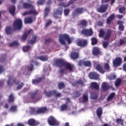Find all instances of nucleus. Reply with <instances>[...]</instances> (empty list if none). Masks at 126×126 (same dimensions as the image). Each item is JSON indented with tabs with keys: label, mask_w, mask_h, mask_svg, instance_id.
<instances>
[{
	"label": "nucleus",
	"mask_w": 126,
	"mask_h": 126,
	"mask_svg": "<svg viewBox=\"0 0 126 126\" xmlns=\"http://www.w3.org/2000/svg\"><path fill=\"white\" fill-rule=\"evenodd\" d=\"M27 37H28V35H27L26 32H24V35H23L21 37L22 41H25V40L27 39Z\"/></svg>",
	"instance_id": "13d9d810"
},
{
	"label": "nucleus",
	"mask_w": 126,
	"mask_h": 126,
	"mask_svg": "<svg viewBox=\"0 0 126 126\" xmlns=\"http://www.w3.org/2000/svg\"><path fill=\"white\" fill-rule=\"evenodd\" d=\"M70 11V10H69V9H65L64 10V15H65V16H67V15H68V14H69Z\"/></svg>",
	"instance_id": "052dcab7"
},
{
	"label": "nucleus",
	"mask_w": 126,
	"mask_h": 126,
	"mask_svg": "<svg viewBox=\"0 0 126 126\" xmlns=\"http://www.w3.org/2000/svg\"><path fill=\"white\" fill-rule=\"evenodd\" d=\"M120 13H124V11H126V7L123 6L122 7L119 8V9Z\"/></svg>",
	"instance_id": "4d7b16f0"
},
{
	"label": "nucleus",
	"mask_w": 126,
	"mask_h": 126,
	"mask_svg": "<svg viewBox=\"0 0 126 126\" xmlns=\"http://www.w3.org/2000/svg\"><path fill=\"white\" fill-rule=\"evenodd\" d=\"M94 32H93V30L92 29H83L81 31V33L84 35V36H85L86 37H89L90 36H92L93 35V33Z\"/></svg>",
	"instance_id": "9b49d317"
},
{
	"label": "nucleus",
	"mask_w": 126,
	"mask_h": 126,
	"mask_svg": "<svg viewBox=\"0 0 126 126\" xmlns=\"http://www.w3.org/2000/svg\"><path fill=\"white\" fill-rule=\"evenodd\" d=\"M104 36H105V31L103 30H99V38H103Z\"/></svg>",
	"instance_id": "37998d69"
},
{
	"label": "nucleus",
	"mask_w": 126,
	"mask_h": 126,
	"mask_svg": "<svg viewBox=\"0 0 126 126\" xmlns=\"http://www.w3.org/2000/svg\"><path fill=\"white\" fill-rule=\"evenodd\" d=\"M91 88L92 89H95V90H99V85L96 82H93L91 84Z\"/></svg>",
	"instance_id": "393cba45"
},
{
	"label": "nucleus",
	"mask_w": 126,
	"mask_h": 126,
	"mask_svg": "<svg viewBox=\"0 0 126 126\" xmlns=\"http://www.w3.org/2000/svg\"><path fill=\"white\" fill-rule=\"evenodd\" d=\"M9 12L13 16L15 12V6L13 5L9 9Z\"/></svg>",
	"instance_id": "2f4dec72"
},
{
	"label": "nucleus",
	"mask_w": 126,
	"mask_h": 126,
	"mask_svg": "<svg viewBox=\"0 0 126 126\" xmlns=\"http://www.w3.org/2000/svg\"><path fill=\"white\" fill-rule=\"evenodd\" d=\"M79 66H86V67H91L92 63L89 60L85 61L84 60H80L78 63Z\"/></svg>",
	"instance_id": "9d476101"
},
{
	"label": "nucleus",
	"mask_w": 126,
	"mask_h": 126,
	"mask_svg": "<svg viewBox=\"0 0 126 126\" xmlns=\"http://www.w3.org/2000/svg\"><path fill=\"white\" fill-rule=\"evenodd\" d=\"M67 108H68V105H67V104H63L61 106L60 110L62 111H66V110H67Z\"/></svg>",
	"instance_id": "c756f323"
},
{
	"label": "nucleus",
	"mask_w": 126,
	"mask_h": 126,
	"mask_svg": "<svg viewBox=\"0 0 126 126\" xmlns=\"http://www.w3.org/2000/svg\"><path fill=\"white\" fill-rule=\"evenodd\" d=\"M38 59L39 60H40V61H42V62H46L48 60V56L46 55L39 56L38 57Z\"/></svg>",
	"instance_id": "c9c22d12"
},
{
	"label": "nucleus",
	"mask_w": 126,
	"mask_h": 126,
	"mask_svg": "<svg viewBox=\"0 0 126 126\" xmlns=\"http://www.w3.org/2000/svg\"><path fill=\"white\" fill-rule=\"evenodd\" d=\"M23 15H24V16H25V15H34V16H36L38 15V12L36 11L35 9H32L29 11L24 12Z\"/></svg>",
	"instance_id": "4468645a"
},
{
	"label": "nucleus",
	"mask_w": 126,
	"mask_h": 126,
	"mask_svg": "<svg viewBox=\"0 0 126 126\" xmlns=\"http://www.w3.org/2000/svg\"><path fill=\"white\" fill-rule=\"evenodd\" d=\"M64 40H66L69 44L72 43V38H70L69 35L68 34H64L59 35V42H60L61 44L62 45H65V41Z\"/></svg>",
	"instance_id": "39448f33"
},
{
	"label": "nucleus",
	"mask_w": 126,
	"mask_h": 126,
	"mask_svg": "<svg viewBox=\"0 0 126 126\" xmlns=\"http://www.w3.org/2000/svg\"><path fill=\"white\" fill-rule=\"evenodd\" d=\"M22 28V21L21 19H16L14 21L13 24V30H21Z\"/></svg>",
	"instance_id": "6e6552de"
},
{
	"label": "nucleus",
	"mask_w": 126,
	"mask_h": 126,
	"mask_svg": "<svg viewBox=\"0 0 126 126\" xmlns=\"http://www.w3.org/2000/svg\"><path fill=\"white\" fill-rule=\"evenodd\" d=\"M50 12V7H46L44 10V16H48Z\"/></svg>",
	"instance_id": "a18cd8bd"
},
{
	"label": "nucleus",
	"mask_w": 126,
	"mask_h": 126,
	"mask_svg": "<svg viewBox=\"0 0 126 126\" xmlns=\"http://www.w3.org/2000/svg\"><path fill=\"white\" fill-rule=\"evenodd\" d=\"M33 22V19L31 17H27L24 20L25 24H30Z\"/></svg>",
	"instance_id": "bb28decb"
},
{
	"label": "nucleus",
	"mask_w": 126,
	"mask_h": 126,
	"mask_svg": "<svg viewBox=\"0 0 126 126\" xmlns=\"http://www.w3.org/2000/svg\"><path fill=\"white\" fill-rule=\"evenodd\" d=\"M23 6L24 8H26V9L31 8V7H32V4L25 2L23 3Z\"/></svg>",
	"instance_id": "4c0bfd02"
},
{
	"label": "nucleus",
	"mask_w": 126,
	"mask_h": 126,
	"mask_svg": "<svg viewBox=\"0 0 126 126\" xmlns=\"http://www.w3.org/2000/svg\"><path fill=\"white\" fill-rule=\"evenodd\" d=\"M108 7L109 4H102L97 9V11H98V12H100L101 13L106 12Z\"/></svg>",
	"instance_id": "ddd939ff"
},
{
	"label": "nucleus",
	"mask_w": 126,
	"mask_h": 126,
	"mask_svg": "<svg viewBox=\"0 0 126 126\" xmlns=\"http://www.w3.org/2000/svg\"><path fill=\"white\" fill-rule=\"evenodd\" d=\"M54 64H56L58 67H63L64 66L65 68L67 70H69L70 72H73L74 69V65L71 64L70 63H68L65 62L62 59H56L54 61Z\"/></svg>",
	"instance_id": "f257e3e1"
},
{
	"label": "nucleus",
	"mask_w": 126,
	"mask_h": 126,
	"mask_svg": "<svg viewBox=\"0 0 126 126\" xmlns=\"http://www.w3.org/2000/svg\"><path fill=\"white\" fill-rule=\"evenodd\" d=\"M101 54V51H100V49H99V48L94 47L93 49V55H94V56H96V57H98V56H100Z\"/></svg>",
	"instance_id": "6ab92c4d"
},
{
	"label": "nucleus",
	"mask_w": 126,
	"mask_h": 126,
	"mask_svg": "<svg viewBox=\"0 0 126 126\" xmlns=\"http://www.w3.org/2000/svg\"><path fill=\"white\" fill-rule=\"evenodd\" d=\"M16 110H17V106L16 105H13L11 106L9 111L10 112H16Z\"/></svg>",
	"instance_id": "09e8293b"
},
{
	"label": "nucleus",
	"mask_w": 126,
	"mask_h": 126,
	"mask_svg": "<svg viewBox=\"0 0 126 126\" xmlns=\"http://www.w3.org/2000/svg\"><path fill=\"white\" fill-rule=\"evenodd\" d=\"M122 83V80L120 78L117 79L115 81V86L116 87H119L120 85H121V84Z\"/></svg>",
	"instance_id": "a19ab883"
},
{
	"label": "nucleus",
	"mask_w": 126,
	"mask_h": 126,
	"mask_svg": "<svg viewBox=\"0 0 126 126\" xmlns=\"http://www.w3.org/2000/svg\"><path fill=\"white\" fill-rule=\"evenodd\" d=\"M52 20H49L46 24L45 25V27L47 28L48 27V26H50V25H51V23H52Z\"/></svg>",
	"instance_id": "69168bd1"
},
{
	"label": "nucleus",
	"mask_w": 126,
	"mask_h": 126,
	"mask_svg": "<svg viewBox=\"0 0 126 126\" xmlns=\"http://www.w3.org/2000/svg\"><path fill=\"white\" fill-rule=\"evenodd\" d=\"M84 12V9L83 7H78L74 10L73 12V15H78V14H82Z\"/></svg>",
	"instance_id": "f3484780"
},
{
	"label": "nucleus",
	"mask_w": 126,
	"mask_h": 126,
	"mask_svg": "<svg viewBox=\"0 0 126 126\" xmlns=\"http://www.w3.org/2000/svg\"><path fill=\"white\" fill-rule=\"evenodd\" d=\"M48 111V108L46 107H40L37 109V113L38 114H45Z\"/></svg>",
	"instance_id": "aec40b11"
},
{
	"label": "nucleus",
	"mask_w": 126,
	"mask_h": 126,
	"mask_svg": "<svg viewBox=\"0 0 126 126\" xmlns=\"http://www.w3.org/2000/svg\"><path fill=\"white\" fill-rule=\"evenodd\" d=\"M112 35V30L110 29L107 30L106 35L104 37V40H109Z\"/></svg>",
	"instance_id": "b1692460"
},
{
	"label": "nucleus",
	"mask_w": 126,
	"mask_h": 126,
	"mask_svg": "<svg viewBox=\"0 0 126 126\" xmlns=\"http://www.w3.org/2000/svg\"><path fill=\"white\" fill-rule=\"evenodd\" d=\"M9 103H13L14 102V96L12 94H10L8 98Z\"/></svg>",
	"instance_id": "ea45409f"
},
{
	"label": "nucleus",
	"mask_w": 126,
	"mask_h": 126,
	"mask_svg": "<svg viewBox=\"0 0 126 126\" xmlns=\"http://www.w3.org/2000/svg\"><path fill=\"white\" fill-rule=\"evenodd\" d=\"M89 77L91 79H98L99 78V74L95 72H91L89 74Z\"/></svg>",
	"instance_id": "a211bd4d"
},
{
	"label": "nucleus",
	"mask_w": 126,
	"mask_h": 126,
	"mask_svg": "<svg viewBox=\"0 0 126 126\" xmlns=\"http://www.w3.org/2000/svg\"><path fill=\"white\" fill-rule=\"evenodd\" d=\"M91 95V98L93 99V100H97V99H98V94H97V93H93Z\"/></svg>",
	"instance_id": "58836bf2"
},
{
	"label": "nucleus",
	"mask_w": 126,
	"mask_h": 126,
	"mask_svg": "<svg viewBox=\"0 0 126 126\" xmlns=\"http://www.w3.org/2000/svg\"><path fill=\"white\" fill-rule=\"evenodd\" d=\"M30 112L32 115H38V113H37V109H36L35 108H31Z\"/></svg>",
	"instance_id": "f704fd0d"
},
{
	"label": "nucleus",
	"mask_w": 126,
	"mask_h": 126,
	"mask_svg": "<svg viewBox=\"0 0 126 126\" xmlns=\"http://www.w3.org/2000/svg\"><path fill=\"white\" fill-rule=\"evenodd\" d=\"M52 42V38H49L45 40V44H49V43H51Z\"/></svg>",
	"instance_id": "0e129e2a"
},
{
	"label": "nucleus",
	"mask_w": 126,
	"mask_h": 126,
	"mask_svg": "<svg viewBox=\"0 0 126 126\" xmlns=\"http://www.w3.org/2000/svg\"><path fill=\"white\" fill-rule=\"evenodd\" d=\"M123 63V59L121 57H117L115 60L113 61V64L114 67H118L121 66Z\"/></svg>",
	"instance_id": "f8f14e48"
},
{
	"label": "nucleus",
	"mask_w": 126,
	"mask_h": 126,
	"mask_svg": "<svg viewBox=\"0 0 126 126\" xmlns=\"http://www.w3.org/2000/svg\"><path fill=\"white\" fill-rule=\"evenodd\" d=\"M43 94H45L48 98H51L52 96H55V97H61L62 93H58V92L56 90L50 91L49 92H47V91L45 90L43 91Z\"/></svg>",
	"instance_id": "423d86ee"
},
{
	"label": "nucleus",
	"mask_w": 126,
	"mask_h": 126,
	"mask_svg": "<svg viewBox=\"0 0 126 126\" xmlns=\"http://www.w3.org/2000/svg\"><path fill=\"white\" fill-rule=\"evenodd\" d=\"M13 83L16 85H18V84L20 83V81L17 79H14L13 76H9V79L7 81L8 86L9 87L12 86V85H13Z\"/></svg>",
	"instance_id": "1a4fd4ad"
},
{
	"label": "nucleus",
	"mask_w": 126,
	"mask_h": 126,
	"mask_svg": "<svg viewBox=\"0 0 126 126\" xmlns=\"http://www.w3.org/2000/svg\"><path fill=\"white\" fill-rule=\"evenodd\" d=\"M70 58L72 60H77L79 58V53L77 52H71Z\"/></svg>",
	"instance_id": "5701e85b"
},
{
	"label": "nucleus",
	"mask_w": 126,
	"mask_h": 126,
	"mask_svg": "<svg viewBox=\"0 0 126 126\" xmlns=\"http://www.w3.org/2000/svg\"><path fill=\"white\" fill-rule=\"evenodd\" d=\"M76 83L77 84H80V85H83V82L81 80H78L77 82Z\"/></svg>",
	"instance_id": "774afa93"
},
{
	"label": "nucleus",
	"mask_w": 126,
	"mask_h": 126,
	"mask_svg": "<svg viewBox=\"0 0 126 126\" xmlns=\"http://www.w3.org/2000/svg\"><path fill=\"white\" fill-rule=\"evenodd\" d=\"M47 123L49 126H60V122L57 120V119L53 116H50L47 119Z\"/></svg>",
	"instance_id": "0eeeda50"
},
{
	"label": "nucleus",
	"mask_w": 126,
	"mask_h": 126,
	"mask_svg": "<svg viewBox=\"0 0 126 126\" xmlns=\"http://www.w3.org/2000/svg\"><path fill=\"white\" fill-rule=\"evenodd\" d=\"M124 23L122 21H118L117 24L119 25V28L120 31H124L125 30V26L123 24Z\"/></svg>",
	"instance_id": "a878e982"
},
{
	"label": "nucleus",
	"mask_w": 126,
	"mask_h": 126,
	"mask_svg": "<svg viewBox=\"0 0 126 126\" xmlns=\"http://www.w3.org/2000/svg\"><path fill=\"white\" fill-rule=\"evenodd\" d=\"M77 45L79 47L83 48V47H86L87 46V41L84 39H81L77 41Z\"/></svg>",
	"instance_id": "2eb2a0df"
},
{
	"label": "nucleus",
	"mask_w": 126,
	"mask_h": 126,
	"mask_svg": "<svg viewBox=\"0 0 126 126\" xmlns=\"http://www.w3.org/2000/svg\"><path fill=\"white\" fill-rule=\"evenodd\" d=\"M119 45L120 46L126 45V40L123 39H120L119 41Z\"/></svg>",
	"instance_id": "5fc2aeb1"
},
{
	"label": "nucleus",
	"mask_w": 126,
	"mask_h": 126,
	"mask_svg": "<svg viewBox=\"0 0 126 126\" xmlns=\"http://www.w3.org/2000/svg\"><path fill=\"white\" fill-rule=\"evenodd\" d=\"M114 18H115L114 16H110L106 20V23L108 24V25H111V23H112V21L114 20Z\"/></svg>",
	"instance_id": "7c9ffc66"
},
{
	"label": "nucleus",
	"mask_w": 126,
	"mask_h": 126,
	"mask_svg": "<svg viewBox=\"0 0 126 126\" xmlns=\"http://www.w3.org/2000/svg\"><path fill=\"white\" fill-rule=\"evenodd\" d=\"M95 69L99 71L100 73H105L106 71L107 72L110 71L111 70V68L110 67V64L109 63H105L104 65V68L102 66V65L100 64H97L95 66Z\"/></svg>",
	"instance_id": "20e7f679"
},
{
	"label": "nucleus",
	"mask_w": 126,
	"mask_h": 126,
	"mask_svg": "<svg viewBox=\"0 0 126 126\" xmlns=\"http://www.w3.org/2000/svg\"><path fill=\"white\" fill-rule=\"evenodd\" d=\"M115 93H112L108 97V101H110L111 99H113L115 97Z\"/></svg>",
	"instance_id": "864d4df0"
},
{
	"label": "nucleus",
	"mask_w": 126,
	"mask_h": 126,
	"mask_svg": "<svg viewBox=\"0 0 126 126\" xmlns=\"http://www.w3.org/2000/svg\"><path fill=\"white\" fill-rule=\"evenodd\" d=\"M116 123L118 125H121V126H123L124 124V121L120 118H118L116 120Z\"/></svg>",
	"instance_id": "8fccbe9b"
},
{
	"label": "nucleus",
	"mask_w": 126,
	"mask_h": 126,
	"mask_svg": "<svg viewBox=\"0 0 126 126\" xmlns=\"http://www.w3.org/2000/svg\"><path fill=\"white\" fill-rule=\"evenodd\" d=\"M37 39V35H34L32 37V39L31 40H29L28 41V44H31V45H33L36 42V40Z\"/></svg>",
	"instance_id": "cd10ccee"
},
{
	"label": "nucleus",
	"mask_w": 126,
	"mask_h": 126,
	"mask_svg": "<svg viewBox=\"0 0 126 126\" xmlns=\"http://www.w3.org/2000/svg\"><path fill=\"white\" fill-rule=\"evenodd\" d=\"M96 113L98 119H101V118H102V115L103 114V108L101 107H98L96 109Z\"/></svg>",
	"instance_id": "4be33fe9"
},
{
	"label": "nucleus",
	"mask_w": 126,
	"mask_h": 126,
	"mask_svg": "<svg viewBox=\"0 0 126 126\" xmlns=\"http://www.w3.org/2000/svg\"><path fill=\"white\" fill-rule=\"evenodd\" d=\"M64 87V83L61 82L59 83L58 84V88L59 89H63Z\"/></svg>",
	"instance_id": "6e6d98bb"
},
{
	"label": "nucleus",
	"mask_w": 126,
	"mask_h": 126,
	"mask_svg": "<svg viewBox=\"0 0 126 126\" xmlns=\"http://www.w3.org/2000/svg\"><path fill=\"white\" fill-rule=\"evenodd\" d=\"M109 77L111 80H115V79H116V75L112 74Z\"/></svg>",
	"instance_id": "338daca9"
},
{
	"label": "nucleus",
	"mask_w": 126,
	"mask_h": 126,
	"mask_svg": "<svg viewBox=\"0 0 126 126\" xmlns=\"http://www.w3.org/2000/svg\"><path fill=\"white\" fill-rule=\"evenodd\" d=\"M45 1L46 0H39L37 1V5H43Z\"/></svg>",
	"instance_id": "603ef678"
},
{
	"label": "nucleus",
	"mask_w": 126,
	"mask_h": 126,
	"mask_svg": "<svg viewBox=\"0 0 126 126\" xmlns=\"http://www.w3.org/2000/svg\"><path fill=\"white\" fill-rule=\"evenodd\" d=\"M5 31L6 32V34H7V35H10L12 33V31L11 30V27H7L5 28Z\"/></svg>",
	"instance_id": "473e14b6"
},
{
	"label": "nucleus",
	"mask_w": 126,
	"mask_h": 126,
	"mask_svg": "<svg viewBox=\"0 0 126 126\" xmlns=\"http://www.w3.org/2000/svg\"><path fill=\"white\" fill-rule=\"evenodd\" d=\"M6 61V55L5 54H2L1 56V58L0 59V62L1 63H4Z\"/></svg>",
	"instance_id": "79ce46f5"
},
{
	"label": "nucleus",
	"mask_w": 126,
	"mask_h": 126,
	"mask_svg": "<svg viewBox=\"0 0 126 126\" xmlns=\"http://www.w3.org/2000/svg\"><path fill=\"white\" fill-rule=\"evenodd\" d=\"M31 49V46L28 45L23 47V50L24 52H28Z\"/></svg>",
	"instance_id": "49530a36"
},
{
	"label": "nucleus",
	"mask_w": 126,
	"mask_h": 126,
	"mask_svg": "<svg viewBox=\"0 0 126 126\" xmlns=\"http://www.w3.org/2000/svg\"><path fill=\"white\" fill-rule=\"evenodd\" d=\"M102 45L103 46V47L106 48H107V47H108V46L109 45V42H108V41L103 42Z\"/></svg>",
	"instance_id": "e2e57ef3"
},
{
	"label": "nucleus",
	"mask_w": 126,
	"mask_h": 126,
	"mask_svg": "<svg viewBox=\"0 0 126 126\" xmlns=\"http://www.w3.org/2000/svg\"><path fill=\"white\" fill-rule=\"evenodd\" d=\"M28 124L29 126H36L39 125V123L37 122L35 120L31 119L28 120Z\"/></svg>",
	"instance_id": "412c9836"
},
{
	"label": "nucleus",
	"mask_w": 126,
	"mask_h": 126,
	"mask_svg": "<svg viewBox=\"0 0 126 126\" xmlns=\"http://www.w3.org/2000/svg\"><path fill=\"white\" fill-rule=\"evenodd\" d=\"M42 80L43 79L42 78H38L37 79L32 80V83H33V84L36 85V84H38V83H40Z\"/></svg>",
	"instance_id": "c85d7f7f"
},
{
	"label": "nucleus",
	"mask_w": 126,
	"mask_h": 126,
	"mask_svg": "<svg viewBox=\"0 0 126 126\" xmlns=\"http://www.w3.org/2000/svg\"><path fill=\"white\" fill-rule=\"evenodd\" d=\"M31 101L32 103H37L42 99V94L41 91L36 89L33 92L31 93L30 94Z\"/></svg>",
	"instance_id": "f03ea898"
},
{
	"label": "nucleus",
	"mask_w": 126,
	"mask_h": 126,
	"mask_svg": "<svg viewBox=\"0 0 126 126\" xmlns=\"http://www.w3.org/2000/svg\"><path fill=\"white\" fill-rule=\"evenodd\" d=\"M33 63H35V65H39L40 64L38 62H35L32 60L31 62L30 65L29 66H25L22 67L21 72L23 73L24 75H27L29 71H32L34 69V65Z\"/></svg>",
	"instance_id": "7ed1b4c3"
},
{
	"label": "nucleus",
	"mask_w": 126,
	"mask_h": 126,
	"mask_svg": "<svg viewBox=\"0 0 126 126\" xmlns=\"http://www.w3.org/2000/svg\"><path fill=\"white\" fill-rule=\"evenodd\" d=\"M82 99L83 102H87L88 101V94L87 93L83 94Z\"/></svg>",
	"instance_id": "72a5a7b5"
},
{
	"label": "nucleus",
	"mask_w": 126,
	"mask_h": 126,
	"mask_svg": "<svg viewBox=\"0 0 126 126\" xmlns=\"http://www.w3.org/2000/svg\"><path fill=\"white\" fill-rule=\"evenodd\" d=\"M80 25L81 26H84V27L86 26L87 25V21L84 20L81 21Z\"/></svg>",
	"instance_id": "3c124183"
},
{
	"label": "nucleus",
	"mask_w": 126,
	"mask_h": 126,
	"mask_svg": "<svg viewBox=\"0 0 126 126\" xmlns=\"http://www.w3.org/2000/svg\"><path fill=\"white\" fill-rule=\"evenodd\" d=\"M92 45L94 46V45H96L97 43H98V40L95 37H92Z\"/></svg>",
	"instance_id": "c03bdc74"
},
{
	"label": "nucleus",
	"mask_w": 126,
	"mask_h": 126,
	"mask_svg": "<svg viewBox=\"0 0 126 126\" xmlns=\"http://www.w3.org/2000/svg\"><path fill=\"white\" fill-rule=\"evenodd\" d=\"M24 86V83H21L20 84L18 85L17 87V90H20L22 87Z\"/></svg>",
	"instance_id": "bf43d9fd"
},
{
	"label": "nucleus",
	"mask_w": 126,
	"mask_h": 126,
	"mask_svg": "<svg viewBox=\"0 0 126 126\" xmlns=\"http://www.w3.org/2000/svg\"><path fill=\"white\" fill-rule=\"evenodd\" d=\"M110 89V86L106 82H103L101 85V92H106Z\"/></svg>",
	"instance_id": "dca6fc26"
},
{
	"label": "nucleus",
	"mask_w": 126,
	"mask_h": 126,
	"mask_svg": "<svg viewBox=\"0 0 126 126\" xmlns=\"http://www.w3.org/2000/svg\"><path fill=\"white\" fill-rule=\"evenodd\" d=\"M19 43L17 41H14L13 42L11 43L9 45V47H16V46H19Z\"/></svg>",
	"instance_id": "e433bc0d"
},
{
	"label": "nucleus",
	"mask_w": 126,
	"mask_h": 126,
	"mask_svg": "<svg viewBox=\"0 0 126 126\" xmlns=\"http://www.w3.org/2000/svg\"><path fill=\"white\" fill-rule=\"evenodd\" d=\"M54 14L55 15L56 14H59V15H62L63 14V10H60L59 9H57L55 12H54Z\"/></svg>",
	"instance_id": "de8ad7c7"
},
{
	"label": "nucleus",
	"mask_w": 126,
	"mask_h": 126,
	"mask_svg": "<svg viewBox=\"0 0 126 126\" xmlns=\"http://www.w3.org/2000/svg\"><path fill=\"white\" fill-rule=\"evenodd\" d=\"M80 95H81V94H80V92H79V91H77L75 92V97H79V96H80Z\"/></svg>",
	"instance_id": "680f3d73"
}]
</instances>
